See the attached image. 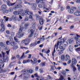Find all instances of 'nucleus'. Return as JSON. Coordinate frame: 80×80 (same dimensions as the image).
<instances>
[{"label":"nucleus","instance_id":"1","mask_svg":"<svg viewBox=\"0 0 80 80\" xmlns=\"http://www.w3.org/2000/svg\"><path fill=\"white\" fill-rule=\"evenodd\" d=\"M23 35H24V33L23 32V28L22 27H20L19 31V32L17 34V37L18 38H20L22 37H23Z\"/></svg>","mask_w":80,"mask_h":80},{"label":"nucleus","instance_id":"2","mask_svg":"<svg viewBox=\"0 0 80 80\" xmlns=\"http://www.w3.org/2000/svg\"><path fill=\"white\" fill-rule=\"evenodd\" d=\"M62 43H63V40H61L60 42L58 41L57 44L55 45L54 46V48L53 50V51L52 53V57H53V55H54V54L55 52V48H56V47H57V48H58L57 47H58V46H60V45H61L62 44Z\"/></svg>","mask_w":80,"mask_h":80},{"label":"nucleus","instance_id":"3","mask_svg":"<svg viewBox=\"0 0 80 80\" xmlns=\"http://www.w3.org/2000/svg\"><path fill=\"white\" fill-rule=\"evenodd\" d=\"M21 15L23 17L25 16V15H33V13L32 12H30L29 11V10L28 9H27L26 11H24L23 12V13H21Z\"/></svg>","mask_w":80,"mask_h":80},{"label":"nucleus","instance_id":"4","mask_svg":"<svg viewBox=\"0 0 80 80\" xmlns=\"http://www.w3.org/2000/svg\"><path fill=\"white\" fill-rule=\"evenodd\" d=\"M59 48L60 50H61L60 51L59 50H57V49H58V48H56V49L57 52H58V55H60L63 53V51H64V50H65V48L63 47L62 46H60L59 47Z\"/></svg>","mask_w":80,"mask_h":80},{"label":"nucleus","instance_id":"5","mask_svg":"<svg viewBox=\"0 0 80 80\" xmlns=\"http://www.w3.org/2000/svg\"><path fill=\"white\" fill-rule=\"evenodd\" d=\"M23 71L24 72H25V73L23 74H21V75L19 76V77H21L22 76V75H23V76L26 78H29V77H30V75H29V74H28V73L25 72V70L24 69Z\"/></svg>","mask_w":80,"mask_h":80},{"label":"nucleus","instance_id":"6","mask_svg":"<svg viewBox=\"0 0 80 80\" xmlns=\"http://www.w3.org/2000/svg\"><path fill=\"white\" fill-rule=\"evenodd\" d=\"M30 42V40L29 39H25L23 40L21 42L22 43H24L25 45H27L29 44V42Z\"/></svg>","mask_w":80,"mask_h":80},{"label":"nucleus","instance_id":"7","mask_svg":"<svg viewBox=\"0 0 80 80\" xmlns=\"http://www.w3.org/2000/svg\"><path fill=\"white\" fill-rule=\"evenodd\" d=\"M31 5L32 6L31 8L32 10H37V4L34 3H32Z\"/></svg>","mask_w":80,"mask_h":80},{"label":"nucleus","instance_id":"8","mask_svg":"<svg viewBox=\"0 0 80 80\" xmlns=\"http://www.w3.org/2000/svg\"><path fill=\"white\" fill-rule=\"evenodd\" d=\"M34 31L32 29L30 31H28V32L29 33H30V34L29 35L28 37H32V36H33V33H34Z\"/></svg>","mask_w":80,"mask_h":80},{"label":"nucleus","instance_id":"9","mask_svg":"<svg viewBox=\"0 0 80 80\" xmlns=\"http://www.w3.org/2000/svg\"><path fill=\"white\" fill-rule=\"evenodd\" d=\"M1 26L2 28L1 29V32H4L5 31V25L3 24H2L1 25Z\"/></svg>","mask_w":80,"mask_h":80},{"label":"nucleus","instance_id":"10","mask_svg":"<svg viewBox=\"0 0 80 80\" xmlns=\"http://www.w3.org/2000/svg\"><path fill=\"white\" fill-rule=\"evenodd\" d=\"M2 54L3 58L4 59H7V62H8V61L9 60V58L5 56V53L3 52H2Z\"/></svg>","mask_w":80,"mask_h":80},{"label":"nucleus","instance_id":"11","mask_svg":"<svg viewBox=\"0 0 80 80\" xmlns=\"http://www.w3.org/2000/svg\"><path fill=\"white\" fill-rule=\"evenodd\" d=\"M10 39L11 41V43L10 44L11 46H13L15 45V42L13 41V39L11 37H10Z\"/></svg>","mask_w":80,"mask_h":80},{"label":"nucleus","instance_id":"12","mask_svg":"<svg viewBox=\"0 0 80 80\" xmlns=\"http://www.w3.org/2000/svg\"><path fill=\"white\" fill-rule=\"evenodd\" d=\"M15 3H16V2L13 3H10V1H7V5H8V6H13V5H15Z\"/></svg>","mask_w":80,"mask_h":80},{"label":"nucleus","instance_id":"13","mask_svg":"<svg viewBox=\"0 0 80 80\" xmlns=\"http://www.w3.org/2000/svg\"><path fill=\"white\" fill-rule=\"evenodd\" d=\"M72 62L73 64L75 65L76 64H77V60L75 59V58H72Z\"/></svg>","mask_w":80,"mask_h":80},{"label":"nucleus","instance_id":"14","mask_svg":"<svg viewBox=\"0 0 80 80\" xmlns=\"http://www.w3.org/2000/svg\"><path fill=\"white\" fill-rule=\"evenodd\" d=\"M74 42V40L72 38H70L68 40V42L69 43H70V44H73Z\"/></svg>","mask_w":80,"mask_h":80},{"label":"nucleus","instance_id":"15","mask_svg":"<svg viewBox=\"0 0 80 80\" xmlns=\"http://www.w3.org/2000/svg\"><path fill=\"white\" fill-rule=\"evenodd\" d=\"M42 4L43 5V8L44 9H46V10H48V9L47 8V6H46V4H45V2H42Z\"/></svg>","mask_w":80,"mask_h":80},{"label":"nucleus","instance_id":"16","mask_svg":"<svg viewBox=\"0 0 80 80\" xmlns=\"http://www.w3.org/2000/svg\"><path fill=\"white\" fill-rule=\"evenodd\" d=\"M36 27V23L35 22H33L32 23V29H35Z\"/></svg>","mask_w":80,"mask_h":80},{"label":"nucleus","instance_id":"17","mask_svg":"<svg viewBox=\"0 0 80 80\" xmlns=\"http://www.w3.org/2000/svg\"><path fill=\"white\" fill-rule=\"evenodd\" d=\"M62 43H63V45L64 47H67L68 45V42H65L63 41V40H62Z\"/></svg>","mask_w":80,"mask_h":80},{"label":"nucleus","instance_id":"18","mask_svg":"<svg viewBox=\"0 0 80 80\" xmlns=\"http://www.w3.org/2000/svg\"><path fill=\"white\" fill-rule=\"evenodd\" d=\"M6 60L7 61V59H4V58H3L2 59L0 60V63H3L4 62H6Z\"/></svg>","mask_w":80,"mask_h":80},{"label":"nucleus","instance_id":"19","mask_svg":"<svg viewBox=\"0 0 80 80\" xmlns=\"http://www.w3.org/2000/svg\"><path fill=\"white\" fill-rule=\"evenodd\" d=\"M30 62V61L29 59L27 60H24L23 61L22 63L24 64L27 63H29Z\"/></svg>","mask_w":80,"mask_h":80},{"label":"nucleus","instance_id":"20","mask_svg":"<svg viewBox=\"0 0 80 80\" xmlns=\"http://www.w3.org/2000/svg\"><path fill=\"white\" fill-rule=\"evenodd\" d=\"M68 11L69 13H71V14H72V13H73L74 12H73V9H72V8L69 9Z\"/></svg>","mask_w":80,"mask_h":80},{"label":"nucleus","instance_id":"21","mask_svg":"<svg viewBox=\"0 0 80 80\" xmlns=\"http://www.w3.org/2000/svg\"><path fill=\"white\" fill-rule=\"evenodd\" d=\"M18 48V47L17 45H14L12 47L13 50H17Z\"/></svg>","mask_w":80,"mask_h":80},{"label":"nucleus","instance_id":"22","mask_svg":"<svg viewBox=\"0 0 80 80\" xmlns=\"http://www.w3.org/2000/svg\"><path fill=\"white\" fill-rule=\"evenodd\" d=\"M74 15L76 16H80V12H76L74 13Z\"/></svg>","mask_w":80,"mask_h":80},{"label":"nucleus","instance_id":"23","mask_svg":"<svg viewBox=\"0 0 80 80\" xmlns=\"http://www.w3.org/2000/svg\"><path fill=\"white\" fill-rule=\"evenodd\" d=\"M27 72L29 73H32L33 72V70L32 69H29L27 70Z\"/></svg>","mask_w":80,"mask_h":80},{"label":"nucleus","instance_id":"24","mask_svg":"<svg viewBox=\"0 0 80 80\" xmlns=\"http://www.w3.org/2000/svg\"><path fill=\"white\" fill-rule=\"evenodd\" d=\"M11 39L9 37V41H7L6 42V44L7 45H10V43L11 42V40H10Z\"/></svg>","mask_w":80,"mask_h":80},{"label":"nucleus","instance_id":"25","mask_svg":"<svg viewBox=\"0 0 80 80\" xmlns=\"http://www.w3.org/2000/svg\"><path fill=\"white\" fill-rule=\"evenodd\" d=\"M40 66L41 67H43L45 66V63L42 62L40 64Z\"/></svg>","mask_w":80,"mask_h":80},{"label":"nucleus","instance_id":"26","mask_svg":"<svg viewBox=\"0 0 80 80\" xmlns=\"http://www.w3.org/2000/svg\"><path fill=\"white\" fill-rule=\"evenodd\" d=\"M13 14L14 15H18L20 14V13L18 11H16L13 12Z\"/></svg>","mask_w":80,"mask_h":80},{"label":"nucleus","instance_id":"27","mask_svg":"<svg viewBox=\"0 0 80 80\" xmlns=\"http://www.w3.org/2000/svg\"><path fill=\"white\" fill-rule=\"evenodd\" d=\"M39 23L40 25H43V20L42 19H40Z\"/></svg>","mask_w":80,"mask_h":80},{"label":"nucleus","instance_id":"28","mask_svg":"<svg viewBox=\"0 0 80 80\" xmlns=\"http://www.w3.org/2000/svg\"><path fill=\"white\" fill-rule=\"evenodd\" d=\"M48 78H47V80H52L53 79V78L52 77H51L50 75H48L47 76Z\"/></svg>","mask_w":80,"mask_h":80},{"label":"nucleus","instance_id":"29","mask_svg":"<svg viewBox=\"0 0 80 80\" xmlns=\"http://www.w3.org/2000/svg\"><path fill=\"white\" fill-rule=\"evenodd\" d=\"M65 57L68 60H70V56L68 54H66L65 56Z\"/></svg>","mask_w":80,"mask_h":80},{"label":"nucleus","instance_id":"30","mask_svg":"<svg viewBox=\"0 0 80 80\" xmlns=\"http://www.w3.org/2000/svg\"><path fill=\"white\" fill-rule=\"evenodd\" d=\"M2 8H3V9H6V8H7V5L5 4H3L1 6Z\"/></svg>","mask_w":80,"mask_h":80},{"label":"nucleus","instance_id":"31","mask_svg":"<svg viewBox=\"0 0 80 80\" xmlns=\"http://www.w3.org/2000/svg\"><path fill=\"white\" fill-rule=\"evenodd\" d=\"M36 20H38L40 18V17L39 16V15L36 14Z\"/></svg>","mask_w":80,"mask_h":80},{"label":"nucleus","instance_id":"32","mask_svg":"<svg viewBox=\"0 0 80 80\" xmlns=\"http://www.w3.org/2000/svg\"><path fill=\"white\" fill-rule=\"evenodd\" d=\"M69 49L70 52H72V50H73V46H70L69 47Z\"/></svg>","mask_w":80,"mask_h":80},{"label":"nucleus","instance_id":"33","mask_svg":"<svg viewBox=\"0 0 80 80\" xmlns=\"http://www.w3.org/2000/svg\"><path fill=\"white\" fill-rule=\"evenodd\" d=\"M2 12L4 13H8V10L5 9L2 10Z\"/></svg>","mask_w":80,"mask_h":80},{"label":"nucleus","instance_id":"34","mask_svg":"<svg viewBox=\"0 0 80 80\" xmlns=\"http://www.w3.org/2000/svg\"><path fill=\"white\" fill-rule=\"evenodd\" d=\"M65 55H62L61 57V59L63 61L65 60Z\"/></svg>","mask_w":80,"mask_h":80},{"label":"nucleus","instance_id":"35","mask_svg":"<svg viewBox=\"0 0 80 80\" xmlns=\"http://www.w3.org/2000/svg\"><path fill=\"white\" fill-rule=\"evenodd\" d=\"M71 8L72 9L73 12H75V11H76L77 10V8L75 7H72Z\"/></svg>","mask_w":80,"mask_h":80},{"label":"nucleus","instance_id":"36","mask_svg":"<svg viewBox=\"0 0 80 80\" xmlns=\"http://www.w3.org/2000/svg\"><path fill=\"white\" fill-rule=\"evenodd\" d=\"M14 40L15 41H16V42H18V43H19L18 39H17V36L14 37Z\"/></svg>","mask_w":80,"mask_h":80},{"label":"nucleus","instance_id":"37","mask_svg":"<svg viewBox=\"0 0 80 80\" xmlns=\"http://www.w3.org/2000/svg\"><path fill=\"white\" fill-rule=\"evenodd\" d=\"M29 20V18L27 17H26L24 18V21L25 22H27Z\"/></svg>","mask_w":80,"mask_h":80},{"label":"nucleus","instance_id":"38","mask_svg":"<svg viewBox=\"0 0 80 80\" xmlns=\"http://www.w3.org/2000/svg\"><path fill=\"white\" fill-rule=\"evenodd\" d=\"M4 19H5V21L7 22L8 21V18L6 16H4L3 17Z\"/></svg>","mask_w":80,"mask_h":80},{"label":"nucleus","instance_id":"39","mask_svg":"<svg viewBox=\"0 0 80 80\" xmlns=\"http://www.w3.org/2000/svg\"><path fill=\"white\" fill-rule=\"evenodd\" d=\"M12 18L14 21H16V20H17V18H16L15 16L13 15L12 16Z\"/></svg>","mask_w":80,"mask_h":80},{"label":"nucleus","instance_id":"40","mask_svg":"<svg viewBox=\"0 0 80 80\" xmlns=\"http://www.w3.org/2000/svg\"><path fill=\"white\" fill-rule=\"evenodd\" d=\"M63 80V76L61 75L59 79H57L56 80Z\"/></svg>","mask_w":80,"mask_h":80},{"label":"nucleus","instance_id":"41","mask_svg":"<svg viewBox=\"0 0 80 80\" xmlns=\"http://www.w3.org/2000/svg\"><path fill=\"white\" fill-rule=\"evenodd\" d=\"M1 67H2V65H0V73H3V69H2V68H1Z\"/></svg>","mask_w":80,"mask_h":80},{"label":"nucleus","instance_id":"42","mask_svg":"<svg viewBox=\"0 0 80 80\" xmlns=\"http://www.w3.org/2000/svg\"><path fill=\"white\" fill-rule=\"evenodd\" d=\"M39 72H40V73H43L44 72V71H43V69L41 68L39 70Z\"/></svg>","mask_w":80,"mask_h":80},{"label":"nucleus","instance_id":"43","mask_svg":"<svg viewBox=\"0 0 80 80\" xmlns=\"http://www.w3.org/2000/svg\"><path fill=\"white\" fill-rule=\"evenodd\" d=\"M18 4L15 5V7L13 9H14V10H16V9H18Z\"/></svg>","mask_w":80,"mask_h":80},{"label":"nucleus","instance_id":"44","mask_svg":"<svg viewBox=\"0 0 80 80\" xmlns=\"http://www.w3.org/2000/svg\"><path fill=\"white\" fill-rule=\"evenodd\" d=\"M29 25H30V22H28L25 24L24 26L25 27H27L29 26Z\"/></svg>","mask_w":80,"mask_h":80},{"label":"nucleus","instance_id":"45","mask_svg":"<svg viewBox=\"0 0 80 80\" xmlns=\"http://www.w3.org/2000/svg\"><path fill=\"white\" fill-rule=\"evenodd\" d=\"M33 61H34V64H35V63H36V62H37V59H36L35 58H33Z\"/></svg>","mask_w":80,"mask_h":80},{"label":"nucleus","instance_id":"46","mask_svg":"<svg viewBox=\"0 0 80 80\" xmlns=\"http://www.w3.org/2000/svg\"><path fill=\"white\" fill-rule=\"evenodd\" d=\"M38 34V32H36L34 35V37H37Z\"/></svg>","mask_w":80,"mask_h":80},{"label":"nucleus","instance_id":"47","mask_svg":"<svg viewBox=\"0 0 80 80\" xmlns=\"http://www.w3.org/2000/svg\"><path fill=\"white\" fill-rule=\"evenodd\" d=\"M0 21L1 22V23H5V20L4 19H1L0 20Z\"/></svg>","mask_w":80,"mask_h":80},{"label":"nucleus","instance_id":"48","mask_svg":"<svg viewBox=\"0 0 80 80\" xmlns=\"http://www.w3.org/2000/svg\"><path fill=\"white\" fill-rule=\"evenodd\" d=\"M65 10V8L63 7H61V12H62V11H63V10Z\"/></svg>","mask_w":80,"mask_h":80},{"label":"nucleus","instance_id":"49","mask_svg":"<svg viewBox=\"0 0 80 80\" xmlns=\"http://www.w3.org/2000/svg\"><path fill=\"white\" fill-rule=\"evenodd\" d=\"M53 70H54V68L53 67H51L50 69V72H53Z\"/></svg>","mask_w":80,"mask_h":80},{"label":"nucleus","instance_id":"50","mask_svg":"<svg viewBox=\"0 0 80 80\" xmlns=\"http://www.w3.org/2000/svg\"><path fill=\"white\" fill-rule=\"evenodd\" d=\"M5 45V44L2 42H0V45L2 47H3V46Z\"/></svg>","mask_w":80,"mask_h":80},{"label":"nucleus","instance_id":"51","mask_svg":"<svg viewBox=\"0 0 80 80\" xmlns=\"http://www.w3.org/2000/svg\"><path fill=\"white\" fill-rule=\"evenodd\" d=\"M6 33H7V34H8L9 35V34H10V31L7 30L6 31Z\"/></svg>","mask_w":80,"mask_h":80},{"label":"nucleus","instance_id":"52","mask_svg":"<svg viewBox=\"0 0 80 80\" xmlns=\"http://www.w3.org/2000/svg\"><path fill=\"white\" fill-rule=\"evenodd\" d=\"M23 10L22 9H19L18 10V12H19V13H20V12H23Z\"/></svg>","mask_w":80,"mask_h":80},{"label":"nucleus","instance_id":"53","mask_svg":"<svg viewBox=\"0 0 80 80\" xmlns=\"http://www.w3.org/2000/svg\"><path fill=\"white\" fill-rule=\"evenodd\" d=\"M36 2L37 3H42V2L40 0H36Z\"/></svg>","mask_w":80,"mask_h":80},{"label":"nucleus","instance_id":"54","mask_svg":"<svg viewBox=\"0 0 80 80\" xmlns=\"http://www.w3.org/2000/svg\"><path fill=\"white\" fill-rule=\"evenodd\" d=\"M38 27L39 28V30H42V27H40V25L39 26V24H38Z\"/></svg>","mask_w":80,"mask_h":80},{"label":"nucleus","instance_id":"55","mask_svg":"<svg viewBox=\"0 0 80 80\" xmlns=\"http://www.w3.org/2000/svg\"><path fill=\"white\" fill-rule=\"evenodd\" d=\"M9 12H13V9L12 8H10L9 9Z\"/></svg>","mask_w":80,"mask_h":80},{"label":"nucleus","instance_id":"56","mask_svg":"<svg viewBox=\"0 0 80 80\" xmlns=\"http://www.w3.org/2000/svg\"><path fill=\"white\" fill-rule=\"evenodd\" d=\"M35 68V71H36V72H37V71H38V68H39L38 67V66L36 67Z\"/></svg>","mask_w":80,"mask_h":80},{"label":"nucleus","instance_id":"57","mask_svg":"<svg viewBox=\"0 0 80 80\" xmlns=\"http://www.w3.org/2000/svg\"><path fill=\"white\" fill-rule=\"evenodd\" d=\"M2 47H3L4 49H6L7 47V45H6V44H4Z\"/></svg>","mask_w":80,"mask_h":80},{"label":"nucleus","instance_id":"58","mask_svg":"<svg viewBox=\"0 0 80 80\" xmlns=\"http://www.w3.org/2000/svg\"><path fill=\"white\" fill-rule=\"evenodd\" d=\"M25 55V53H23L22 54V55L21 56V57H20L21 59H22L23 58V57H24V55Z\"/></svg>","mask_w":80,"mask_h":80},{"label":"nucleus","instance_id":"59","mask_svg":"<svg viewBox=\"0 0 80 80\" xmlns=\"http://www.w3.org/2000/svg\"><path fill=\"white\" fill-rule=\"evenodd\" d=\"M38 7L39 8H42V4H39L38 5Z\"/></svg>","mask_w":80,"mask_h":80},{"label":"nucleus","instance_id":"60","mask_svg":"<svg viewBox=\"0 0 80 80\" xmlns=\"http://www.w3.org/2000/svg\"><path fill=\"white\" fill-rule=\"evenodd\" d=\"M50 52V50H48L47 52H45L44 53H47V54H48V53H49V52Z\"/></svg>","mask_w":80,"mask_h":80},{"label":"nucleus","instance_id":"61","mask_svg":"<svg viewBox=\"0 0 80 80\" xmlns=\"http://www.w3.org/2000/svg\"><path fill=\"white\" fill-rule=\"evenodd\" d=\"M24 2L25 3V4H27V3H28V5H30V3H28V2H27V1L25 0L24 1Z\"/></svg>","mask_w":80,"mask_h":80},{"label":"nucleus","instance_id":"62","mask_svg":"<svg viewBox=\"0 0 80 80\" xmlns=\"http://www.w3.org/2000/svg\"><path fill=\"white\" fill-rule=\"evenodd\" d=\"M68 19H69L70 18H72V15H68Z\"/></svg>","mask_w":80,"mask_h":80},{"label":"nucleus","instance_id":"63","mask_svg":"<svg viewBox=\"0 0 80 80\" xmlns=\"http://www.w3.org/2000/svg\"><path fill=\"white\" fill-rule=\"evenodd\" d=\"M76 51L77 52L80 51V47L76 49Z\"/></svg>","mask_w":80,"mask_h":80},{"label":"nucleus","instance_id":"64","mask_svg":"<svg viewBox=\"0 0 80 80\" xmlns=\"http://www.w3.org/2000/svg\"><path fill=\"white\" fill-rule=\"evenodd\" d=\"M33 44V46H35L36 45H37V42L36 41H35L34 43H32Z\"/></svg>","mask_w":80,"mask_h":80}]
</instances>
